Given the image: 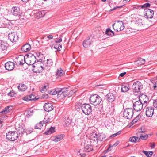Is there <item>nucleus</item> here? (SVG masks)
<instances>
[{
	"label": "nucleus",
	"instance_id": "nucleus-5",
	"mask_svg": "<svg viewBox=\"0 0 157 157\" xmlns=\"http://www.w3.org/2000/svg\"><path fill=\"white\" fill-rule=\"evenodd\" d=\"M112 26L114 30L119 31L124 29V26L123 23L121 21H117L113 24Z\"/></svg>",
	"mask_w": 157,
	"mask_h": 157
},
{
	"label": "nucleus",
	"instance_id": "nucleus-41",
	"mask_svg": "<svg viewBox=\"0 0 157 157\" xmlns=\"http://www.w3.org/2000/svg\"><path fill=\"white\" fill-rule=\"evenodd\" d=\"M62 46L61 45L59 44V45L57 44L56 45L54 46V48L57 49V50L60 51L62 48Z\"/></svg>",
	"mask_w": 157,
	"mask_h": 157
},
{
	"label": "nucleus",
	"instance_id": "nucleus-59",
	"mask_svg": "<svg viewBox=\"0 0 157 157\" xmlns=\"http://www.w3.org/2000/svg\"><path fill=\"white\" fill-rule=\"evenodd\" d=\"M126 72H125L123 73H122L120 74V76L121 77H123L124 75L126 74Z\"/></svg>",
	"mask_w": 157,
	"mask_h": 157
},
{
	"label": "nucleus",
	"instance_id": "nucleus-27",
	"mask_svg": "<svg viewBox=\"0 0 157 157\" xmlns=\"http://www.w3.org/2000/svg\"><path fill=\"white\" fill-rule=\"evenodd\" d=\"M31 45L29 44H26L22 46L21 50L24 52H27L30 50Z\"/></svg>",
	"mask_w": 157,
	"mask_h": 157
},
{
	"label": "nucleus",
	"instance_id": "nucleus-55",
	"mask_svg": "<svg viewBox=\"0 0 157 157\" xmlns=\"http://www.w3.org/2000/svg\"><path fill=\"white\" fill-rule=\"evenodd\" d=\"M62 41L61 38H59L58 39H57L55 41L56 43H59L61 42Z\"/></svg>",
	"mask_w": 157,
	"mask_h": 157
},
{
	"label": "nucleus",
	"instance_id": "nucleus-7",
	"mask_svg": "<svg viewBox=\"0 0 157 157\" xmlns=\"http://www.w3.org/2000/svg\"><path fill=\"white\" fill-rule=\"evenodd\" d=\"M82 110L85 114L89 115L92 111L91 106L89 104H84L82 105Z\"/></svg>",
	"mask_w": 157,
	"mask_h": 157
},
{
	"label": "nucleus",
	"instance_id": "nucleus-38",
	"mask_svg": "<svg viewBox=\"0 0 157 157\" xmlns=\"http://www.w3.org/2000/svg\"><path fill=\"white\" fill-rule=\"evenodd\" d=\"M142 152L147 157H150L152 156L153 153L152 151H143Z\"/></svg>",
	"mask_w": 157,
	"mask_h": 157
},
{
	"label": "nucleus",
	"instance_id": "nucleus-39",
	"mask_svg": "<svg viewBox=\"0 0 157 157\" xmlns=\"http://www.w3.org/2000/svg\"><path fill=\"white\" fill-rule=\"evenodd\" d=\"M43 126V123H42V121H41L38 124H37L35 126V128L40 129Z\"/></svg>",
	"mask_w": 157,
	"mask_h": 157
},
{
	"label": "nucleus",
	"instance_id": "nucleus-28",
	"mask_svg": "<svg viewBox=\"0 0 157 157\" xmlns=\"http://www.w3.org/2000/svg\"><path fill=\"white\" fill-rule=\"evenodd\" d=\"M12 106H8L6 107L1 112H0V115L2 114H6L11 110Z\"/></svg>",
	"mask_w": 157,
	"mask_h": 157
},
{
	"label": "nucleus",
	"instance_id": "nucleus-42",
	"mask_svg": "<svg viewBox=\"0 0 157 157\" xmlns=\"http://www.w3.org/2000/svg\"><path fill=\"white\" fill-rule=\"evenodd\" d=\"M29 98L30 99V101H33V100H36V99L35 98V96L33 94H31L29 95Z\"/></svg>",
	"mask_w": 157,
	"mask_h": 157
},
{
	"label": "nucleus",
	"instance_id": "nucleus-18",
	"mask_svg": "<svg viewBox=\"0 0 157 157\" xmlns=\"http://www.w3.org/2000/svg\"><path fill=\"white\" fill-rule=\"evenodd\" d=\"M44 108L45 111L49 112L53 109V107L51 103H47L44 104Z\"/></svg>",
	"mask_w": 157,
	"mask_h": 157
},
{
	"label": "nucleus",
	"instance_id": "nucleus-30",
	"mask_svg": "<svg viewBox=\"0 0 157 157\" xmlns=\"http://www.w3.org/2000/svg\"><path fill=\"white\" fill-rule=\"evenodd\" d=\"M105 138V134L101 133H98L97 134V139L98 141H102Z\"/></svg>",
	"mask_w": 157,
	"mask_h": 157
},
{
	"label": "nucleus",
	"instance_id": "nucleus-51",
	"mask_svg": "<svg viewBox=\"0 0 157 157\" xmlns=\"http://www.w3.org/2000/svg\"><path fill=\"white\" fill-rule=\"evenodd\" d=\"M153 104L154 107L157 108V99L154 100Z\"/></svg>",
	"mask_w": 157,
	"mask_h": 157
},
{
	"label": "nucleus",
	"instance_id": "nucleus-49",
	"mask_svg": "<svg viewBox=\"0 0 157 157\" xmlns=\"http://www.w3.org/2000/svg\"><path fill=\"white\" fill-rule=\"evenodd\" d=\"M46 90V86H44L40 89V90L41 92L44 93Z\"/></svg>",
	"mask_w": 157,
	"mask_h": 157
},
{
	"label": "nucleus",
	"instance_id": "nucleus-47",
	"mask_svg": "<svg viewBox=\"0 0 157 157\" xmlns=\"http://www.w3.org/2000/svg\"><path fill=\"white\" fill-rule=\"evenodd\" d=\"M15 94L13 91H11L8 94V96L13 97L14 96Z\"/></svg>",
	"mask_w": 157,
	"mask_h": 157
},
{
	"label": "nucleus",
	"instance_id": "nucleus-57",
	"mask_svg": "<svg viewBox=\"0 0 157 157\" xmlns=\"http://www.w3.org/2000/svg\"><path fill=\"white\" fill-rule=\"evenodd\" d=\"M122 6H116V7H115L113 8V9H110V11H113V10H115L117 8H119L121 7Z\"/></svg>",
	"mask_w": 157,
	"mask_h": 157
},
{
	"label": "nucleus",
	"instance_id": "nucleus-16",
	"mask_svg": "<svg viewBox=\"0 0 157 157\" xmlns=\"http://www.w3.org/2000/svg\"><path fill=\"white\" fill-rule=\"evenodd\" d=\"M154 113V109L151 107H147L146 108V115L148 117H151Z\"/></svg>",
	"mask_w": 157,
	"mask_h": 157
},
{
	"label": "nucleus",
	"instance_id": "nucleus-14",
	"mask_svg": "<svg viewBox=\"0 0 157 157\" xmlns=\"http://www.w3.org/2000/svg\"><path fill=\"white\" fill-rule=\"evenodd\" d=\"M8 37L10 40L13 43L16 42L18 39V36L15 32L9 33Z\"/></svg>",
	"mask_w": 157,
	"mask_h": 157
},
{
	"label": "nucleus",
	"instance_id": "nucleus-22",
	"mask_svg": "<svg viewBox=\"0 0 157 157\" xmlns=\"http://www.w3.org/2000/svg\"><path fill=\"white\" fill-rule=\"evenodd\" d=\"M64 135L63 134L57 135L55 137H53L51 139L52 141L56 142L62 140L64 137Z\"/></svg>",
	"mask_w": 157,
	"mask_h": 157
},
{
	"label": "nucleus",
	"instance_id": "nucleus-46",
	"mask_svg": "<svg viewBox=\"0 0 157 157\" xmlns=\"http://www.w3.org/2000/svg\"><path fill=\"white\" fill-rule=\"evenodd\" d=\"M121 133V131H118V132H117V133H116L114 134H113L112 135H111L110 136V137L111 138H112V137H114L116 136L117 135H119Z\"/></svg>",
	"mask_w": 157,
	"mask_h": 157
},
{
	"label": "nucleus",
	"instance_id": "nucleus-25",
	"mask_svg": "<svg viewBox=\"0 0 157 157\" xmlns=\"http://www.w3.org/2000/svg\"><path fill=\"white\" fill-rule=\"evenodd\" d=\"M90 142L91 143H94V142L98 141L97 139V134L95 132L91 133L90 136Z\"/></svg>",
	"mask_w": 157,
	"mask_h": 157
},
{
	"label": "nucleus",
	"instance_id": "nucleus-53",
	"mask_svg": "<svg viewBox=\"0 0 157 157\" xmlns=\"http://www.w3.org/2000/svg\"><path fill=\"white\" fill-rule=\"evenodd\" d=\"M36 15L37 16H39V18L41 17H43V15L42 14V13L41 11H38L37 13H36Z\"/></svg>",
	"mask_w": 157,
	"mask_h": 157
},
{
	"label": "nucleus",
	"instance_id": "nucleus-31",
	"mask_svg": "<svg viewBox=\"0 0 157 157\" xmlns=\"http://www.w3.org/2000/svg\"><path fill=\"white\" fill-rule=\"evenodd\" d=\"M129 140L131 142L135 143L137 142H139L140 140V139L138 137L132 136L129 138Z\"/></svg>",
	"mask_w": 157,
	"mask_h": 157
},
{
	"label": "nucleus",
	"instance_id": "nucleus-60",
	"mask_svg": "<svg viewBox=\"0 0 157 157\" xmlns=\"http://www.w3.org/2000/svg\"><path fill=\"white\" fill-rule=\"evenodd\" d=\"M47 38L49 39H51L53 38V36L52 35H49L47 36Z\"/></svg>",
	"mask_w": 157,
	"mask_h": 157
},
{
	"label": "nucleus",
	"instance_id": "nucleus-58",
	"mask_svg": "<svg viewBox=\"0 0 157 157\" xmlns=\"http://www.w3.org/2000/svg\"><path fill=\"white\" fill-rule=\"evenodd\" d=\"M42 97L43 98H48V95L46 94H44L42 95Z\"/></svg>",
	"mask_w": 157,
	"mask_h": 157
},
{
	"label": "nucleus",
	"instance_id": "nucleus-54",
	"mask_svg": "<svg viewBox=\"0 0 157 157\" xmlns=\"http://www.w3.org/2000/svg\"><path fill=\"white\" fill-rule=\"evenodd\" d=\"M113 147V145H112L111 144H110L108 148L107 149V151H109L112 150V147Z\"/></svg>",
	"mask_w": 157,
	"mask_h": 157
},
{
	"label": "nucleus",
	"instance_id": "nucleus-23",
	"mask_svg": "<svg viewBox=\"0 0 157 157\" xmlns=\"http://www.w3.org/2000/svg\"><path fill=\"white\" fill-rule=\"evenodd\" d=\"M130 87L128 84H125L121 85V91L123 92H127L130 89Z\"/></svg>",
	"mask_w": 157,
	"mask_h": 157
},
{
	"label": "nucleus",
	"instance_id": "nucleus-50",
	"mask_svg": "<svg viewBox=\"0 0 157 157\" xmlns=\"http://www.w3.org/2000/svg\"><path fill=\"white\" fill-rule=\"evenodd\" d=\"M138 132L139 133H144L145 132V130L143 127H141L138 129Z\"/></svg>",
	"mask_w": 157,
	"mask_h": 157
},
{
	"label": "nucleus",
	"instance_id": "nucleus-17",
	"mask_svg": "<svg viewBox=\"0 0 157 157\" xmlns=\"http://www.w3.org/2000/svg\"><path fill=\"white\" fill-rule=\"evenodd\" d=\"M5 67L6 69L8 71H11L14 68L15 64L11 62H8L5 63Z\"/></svg>",
	"mask_w": 157,
	"mask_h": 157
},
{
	"label": "nucleus",
	"instance_id": "nucleus-61",
	"mask_svg": "<svg viewBox=\"0 0 157 157\" xmlns=\"http://www.w3.org/2000/svg\"><path fill=\"white\" fill-rule=\"evenodd\" d=\"M119 144V142L118 141L115 142L113 145V146L114 147L116 146Z\"/></svg>",
	"mask_w": 157,
	"mask_h": 157
},
{
	"label": "nucleus",
	"instance_id": "nucleus-1",
	"mask_svg": "<svg viewBox=\"0 0 157 157\" xmlns=\"http://www.w3.org/2000/svg\"><path fill=\"white\" fill-rule=\"evenodd\" d=\"M143 88V85L140 81H137L133 83L132 88L135 95H137L138 93H140V90Z\"/></svg>",
	"mask_w": 157,
	"mask_h": 157
},
{
	"label": "nucleus",
	"instance_id": "nucleus-44",
	"mask_svg": "<svg viewBox=\"0 0 157 157\" xmlns=\"http://www.w3.org/2000/svg\"><path fill=\"white\" fill-rule=\"evenodd\" d=\"M82 105L81 103H78L75 105V108L77 109H80V108L82 109Z\"/></svg>",
	"mask_w": 157,
	"mask_h": 157
},
{
	"label": "nucleus",
	"instance_id": "nucleus-2",
	"mask_svg": "<svg viewBox=\"0 0 157 157\" xmlns=\"http://www.w3.org/2000/svg\"><path fill=\"white\" fill-rule=\"evenodd\" d=\"M90 101L91 104L94 106H97L100 104L102 99L99 96L96 94H94L90 97Z\"/></svg>",
	"mask_w": 157,
	"mask_h": 157
},
{
	"label": "nucleus",
	"instance_id": "nucleus-29",
	"mask_svg": "<svg viewBox=\"0 0 157 157\" xmlns=\"http://www.w3.org/2000/svg\"><path fill=\"white\" fill-rule=\"evenodd\" d=\"M64 74V71L61 70V68H59L57 70V72L56 74V77L57 78H59L63 76Z\"/></svg>",
	"mask_w": 157,
	"mask_h": 157
},
{
	"label": "nucleus",
	"instance_id": "nucleus-32",
	"mask_svg": "<svg viewBox=\"0 0 157 157\" xmlns=\"http://www.w3.org/2000/svg\"><path fill=\"white\" fill-rule=\"evenodd\" d=\"M18 88L19 90L24 91L27 89L26 86L23 84H20L18 86Z\"/></svg>",
	"mask_w": 157,
	"mask_h": 157
},
{
	"label": "nucleus",
	"instance_id": "nucleus-12",
	"mask_svg": "<svg viewBox=\"0 0 157 157\" xmlns=\"http://www.w3.org/2000/svg\"><path fill=\"white\" fill-rule=\"evenodd\" d=\"M139 101L143 104L144 107H146L148 101V97L144 94L140 95L139 96Z\"/></svg>",
	"mask_w": 157,
	"mask_h": 157
},
{
	"label": "nucleus",
	"instance_id": "nucleus-10",
	"mask_svg": "<svg viewBox=\"0 0 157 157\" xmlns=\"http://www.w3.org/2000/svg\"><path fill=\"white\" fill-rule=\"evenodd\" d=\"M144 107V106L143 104L139 101H136L133 104V108L136 111H141Z\"/></svg>",
	"mask_w": 157,
	"mask_h": 157
},
{
	"label": "nucleus",
	"instance_id": "nucleus-9",
	"mask_svg": "<svg viewBox=\"0 0 157 157\" xmlns=\"http://www.w3.org/2000/svg\"><path fill=\"white\" fill-rule=\"evenodd\" d=\"M59 93L58 95H57L58 98L61 99H63L68 95V92L69 90L68 88H59Z\"/></svg>",
	"mask_w": 157,
	"mask_h": 157
},
{
	"label": "nucleus",
	"instance_id": "nucleus-19",
	"mask_svg": "<svg viewBox=\"0 0 157 157\" xmlns=\"http://www.w3.org/2000/svg\"><path fill=\"white\" fill-rule=\"evenodd\" d=\"M8 46L9 45L6 42H1L0 45V49L1 52L4 53H6V51L7 50Z\"/></svg>",
	"mask_w": 157,
	"mask_h": 157
},
{
	"label": "nucleus",
	"instance_id": "nucleus-4",
	"mask_svg": "<svg viewBox=\"0 0 157 157\" xmlns=\"http://www.w3.org/2000/svg\"><path fill=\"white\" fill-rule=\"evenodd\" d=\"M6 138L8 140L14 141L18 137V134L16 131H10L6 134Z\"/></svg>",
	"mask_w": 157,
	"mask_h": 157
},
{
	"label": "nucleus",
	"instance_id": "nucleus-15",
	"mask_svg": "<svg viewBox=\"0 0 157 157\" xmlns=\"http://www.w3.org/2000/svg\"><path fill=\"white\" fill-rule=\"evenodd\" d=\"M11 13L13 15L18 17L21 16L22 13L19 8L17 7H13L12 9Z\"/></svg>",
	"mask_w": 157,
	"mask_h": 157
},
{
	"label": "nucleus",
	"instance_id": "nucleus-13",
	"mask_svg": "<svg viewBox=\"0 0 157 157\" xmlns=\"http://www.w3.org/2000/svg\"><path fill=\"white\" fill-rule=\"evenodd\" d=\"M53 62L52 59H47V61H44V66H41L40 67L42 69V70L45 69L46 70H48V67L51 66L53 64Z\"/></svg>",
	"mask_w": 157,
	"mask_h": 157
},
{
	"label": "nucleus",
	"instance_id": "nucleus-33",
	"mask_svg": "<svg viewBox=\"0 0 157 157\" xmlns=\"http://www.w3.org/2000/svg\"><path fill=\"white\" fill-rule=\"evenodd\" d=\"M93 147L92 145H86L84 149V150L86 152H89L93 150Z\"/></svg>",
	"mask_w": 157,
	"mask_h": 157
},
{
	"label": "nucleus",
	"instance_id": "nucleus-26",
	"mask_svg": "<svg viewBox=\"0 0 157 157\" xmlns=\"http://www.w3.org/2000/svg\"><path fill=\"white\" fill-rule=\"evenodd\" d=\"M25 127L24 125L19 126L16 128L17 132L18 134H23L25 130Z\"/></svg>",
	"mask_w": 157,
	"mask_h": 157
},
{
	"label": "nucleus",
	"instance_id": "nucleus-20",
	"mask_svg": "<svg viewBox=\"0 0 157 157\" xmlns=\"http://www.w3.org/2000/svg\"><path fill=\"white\" fill-rule=\"evenodd\" d=\"M72 119L70 116H65L64 119V125L66 126H68L70 125Z\"/></svg>",
	"mask_w": 157,
	"mask_h": 157
},
{
	"label": "nucleus",
	"instance_id": "nucleus-21",
	"mask_svg": "<svg viewBox=\"0 0 157 157\" xmlns=\"http://www.w3.org/2000/svg\"><path fill=\"white\" fill-rule=\"evenodd\" d=\"M106 98L107 101L110 102L113 101L115 99V97L114 94L111 93H109L107 94Z\"/></svg>",
	"mask_w": 157,
	"mask_h": 157
},
{
	"label": "nucleus",
	"instance_id": "nucleus-11",
	"mask_svg": "<svg viewBox=\"0 0 157 157\" xmlns=\"http://www.w3.org/2000/svg\"><path fill=\"white\" fill-rule=\"evenodd\" d=\"M144 13L146 18L147 19L152 18L153 17L154 12L151 9L146 8L144 10Z\"/></svg>",
	"mask_w": 157,
	"mask_h": 157
},
{
	"label": "nucleus",
	"instance_id": "nucleus-64",
	"mask_svg": "<svg viewBox=\"0 0 157 157\" xmlns=\"http://www.w3.org/2000/svg\"><path fill=\"white\" fill-rule=\"evenodd\" d=\"M70 93L71 94V95H72V94H73L74 93L73 91L72 90L70 91Z\"/></svg>",
	"mask_w": 157,
	"mask_h": 157
},
{
	"label": "nucleus",
	"instance_id": "nucleus-37",
	"mask_svg": "<svg viewBox=\"0 0 157 157\" xmlns=\"http://www.w3.org/2000/svg\"><path fill=\"white\" fill-rule=\"evenodd\" d=\"M105 33L107 35L111 36H113L114 35L113 32L110 28L107 29L105 32Z\"/></svg>",
	"mask_w": 157,
	"mask_h": 157
},
{
	"label": "nucleus",
	"instance_id": "nucleus-40",
	"mask_svg": "<svg viewBox=\"0 0 157 157\" xmlns=\"http://www.w3.org/2000/svg\"><path fill=\"white\" fill-rule=\"evenodd\" d=\"M140 137L142 140H146L148 138V136L147 135H144L143 134H140Z\"/></svg>",
	"mask_w": 157,
	"mask_h": 157
},
{
	"label": "nucleus",
	"instance_id": "nucleus-24",
	"mask_svg": "<svg viewBox=\"0 0 157 157\" xmlns=\"http://www.w3.org/2000/svg\"><path fill=\"white\" fill-rule=\"evenodd\" d=\"M26 62L25 57L24 56H22L21 57L18 58L17 61L16 63L17 65H22L25 63H26Z\"/></svg>",
	"mask_w": 157,
	"mask_h": 157
},
{
	"label": "nucleus",
	"instance_id": "nucleus-3",
	"mask_svg": "<svg viewBox=\"0 0 157 157\" xmlns=\"http://www.w3.org/2000/svg\"><path fill=\"white\" fill-rule=\"evenodd\" d=\"M95 36L91 35L87 37L83 41V45L85 48H88L90 46L91 44L95 40Z\"/></svg>",
	"mask_w": 157,
	"mask_h": 157
},
{
	"label": "nucleus",
	"instance_id": "nucleus-52",
	"mask_svg": "<svg viewBox=\"0 0 157 157\" xmlns=\"http://www.w3.org/2000/svg\"><path fill=\"white\" fill-rule=\"evenodd\" d=\"M30 99L29 98V95L25 97H24L23 98V99L25 101H30Z\"/></svg>",
	"mask_w": 157,
	"mask_h": 157
},
{
	"label": "nucleus",
	"instance_id": "nucleus-63",
	"mask_svg": "<svg viewBox=\"0 0 157 157\" xmlns=\"http://www.w3.org/2000/svg\"><path fill=\"white\" fill-rule=\"evenodd\" d=\"M103 86V85H97L95 86H101V87L99 88H103V87H101V86Z\"/></svg>",
	"mask_w": 157,
	"mask_h": 157
},
{
	"label": "nucleus",
	"instance_id": "nucleus-56",
	"mask_svg": "<svg viewBox=\"0 0 157 157\" xmlns=\"http://www.w3.org/2000/svg\"><path fill=\"white\" fill-rule=\"evenodd\" d=\"M153 87L154 90H157V81L155 82V83L154 84Z\"/></svg>",
	"mask_w": 157,
	"mask_h": 157
},
{
	"label": "nucleus",
	"instance_id": "nucleus-45",
	"mask_svg": "<svg viewBox=\"0 0 157 157\" xmlns=\"http://www.w3.org/2000/svg\"><path fill=\"white\" fill-rule=\"evenodd\" d=\"M33 131V129L29 128L26 129L25 132L27 134H29L31 133Z\"/></svg>",
	"mask_w": 157,
	"mask_h": 157
},
{
	"label": "nucleus",
	"instance_id": "nucleus-62",
	"mask_svg": "<svg viewBox=\"0 0 157 157\" xmlns=\"http://www.w3.org/2000/svg\"><path fill=\"white\" fill-rule=\"evenodd\" d=\"M48 121H47L46 120H45V119L42 121V123H44L45 124H46V123L48 122Z\"/></svg>",
	"mask_w": 157,
	"mask_h": 157
},
{
	"label": "nucleus",
	"instance_id": "nucleus-36",
	"mask_svg": "<svg viewBox=\"0 0 157 157\" xmlns=\"http://www.w3.org/2000/svg\"><path fill=\"white\" fill-rule=\"evenodd\" d=\"M55 128L54 127H51L46 132H45V133L46 135L50 134L51 133H53L55 132Z\"/></svg>",
	"mask_w": 157,
	"mask_h": 157
},
{
	"label": "nucleus",
	"instance_id": "nucleus-35",
	"mask_svg": "<svg viewBox=\"0 0 157 157\" xmlns=\"http://www.w3.org/2000/svg\"><path fill=\"white\" fill-rule=\"evenodd\" d=\"M59 88L55 89V90H53L49 92V94L51 95H54L57 94L58 95L59 94Z\"/></svg>",
	"mask_w": 157,
	"mask_h": 157
},
{
	"label": "nucleus",
	"instance_id": "nucleus-43",
	"mask_svg": "<svg viewBox=\"0 0 157 157\" xmlns=\"http://www.w3.org/2000/svg\"><path fill=\"white\" fill-rule=\"evenodd\" d=\"M150 6V4L149 3H146L141 6L142 8H147L149 7Z\"/></svg>",
	"mask_w": 157,
	"mask_h": 157
},
{
	"label": "nucleus",
	"instance_id": "nucleus-48",
	"mask_svg": "<svg viewBox=\"0 0 157 157\" xmlns=\"http://www.w3.org/2000/svg\"><path fill=\"white\" fill-rule=\"evenodd\" d=\"M138 117H136L132 121V124H134L135 123H136L139 120Z\"/></svg>",
	"mask_w": 157,
	"mask_h": 157
},
{
	"label": "nucleus",
	"instance_id": "nucleus-8",
	"mask_svg": "<svg viewBox=\"0 0 157 157\" xmlns=\"http://www.w3.org/2000/svg\"><path fill=\"white\" fill-rule=\"evenodd\" d=\"M36 58L33 54L29 53L27 55V57L26 59V63L28 65H33L36 62Z\"/></svg>",
	"mask_w": 157,
	"mask_h": 157
},
{
	"label": "nucleus",
	"instance_id": "nucleus-34",
	"mask_svg": "<svg viewBox=\"0 0 157 157\" xmlns=\"http://www.w3.org/2000/svg\"><path fill=\"white\" fill-rule=\"evenodd\" d=\"M145 62V60L144 59L141 58H139L138 60L136 61V64L138 65H141L144 64Z\"/></svg>",
	"mask_w": 157,
	"mask_h": 157
},
{
	"label": "nucleus",
	"instance_id": "nucleus-6",
	"mask_svg": "<svg viewBox=\"0 0 157 157\" xmlns=\"http://www.w3.org/2000/svg\"><path fill=\"white\" fill-rule=\"evenodd\" d=\"M133 113V110L132 108H126L123 112V117L126 119H130L132 117Z\"/></svg>",
	"mask_w": 157,
	"mask_h": 157
}]
</instances>
